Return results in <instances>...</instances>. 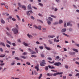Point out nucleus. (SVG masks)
Wrapping results in <instances>:
<instances>
[{
  "mask_svg": "<svg viewBox=\"0 0 79 79\" xmlns=\"http://www.w3.org/2000/svg\"><path fill=\"white\" fill-rule=\"evenodd\" d=\"M12 31L14 32L15 34H16L18 32V30L16 28L13 29Z\"/></svg>",
  "mask_w": 79,
  "mask_h": 79,
  "instance_id": "nucleus-1",
  "label": "nucleus"
},
{
  "mask_svg": "<svg viewBox=\"0 0 79 79\" xmlns=\"http://www.w3.org/2000/svg\"><path fill=\"white\" fill-rule=\"evenodd\" d=\"M34 27H35V28H36V29H39L40 30V31H41V27H42L41 26H39L38 27H37V26H36V25H34Z\"/></svg>",
  "mask_w": 79,
  "mask_h": 79,
  "instance_id": "nucleus-2",
  "label": "nucleus"
},
{
  "mask_svg": "<svg viewBox=\"0 0 79 79\" xmlns=\"http://www.w3.org/2000/svg\"><path fill=\"white\" fill-rule=\"evenodd\" d=\"M63 72H60V73L58 72L57 73H54L52 74V75L53 76H56V75H58V74L60 75V74H63Z\"/></svg>",
  "mask_w": 79,
  "mask_h": 79,
  "instance_id": "nucleus-3",
  "label": "nucleus"
},
{
  "mask_svg": "<svg viewBox=\"0 0 79 79\" xmlns=\"http://www.w3.org/2000/svg\"><path fill=\"white\" fill-rule=\"evenodd\" d=\"M54 65L55 66H60V65H61V63L60 62H56L54 64Z\"/></svg>",
  "mask_w": 79,
  "mask_h": 79,
  "instance_id": "nucleus-4",
  "label": "nucleus"
},
{
  "mask_svg": "<svg viewBox=\"0 0 79 79\" xmlns=\"http://www.w3.org/2000/svg\"><path fill=\"white\" fill-rule=\"evenodd\" d=\"M40 64L41 66H45L46 63L45 62H41Z\"/></svg>",
  "mask_w": 79,
  "mask_h": 79,
  "instance_id": "nucleus-5",
  "label": "nucleus"
},
{
  "mask_svg": "<svg viewBox=\"0 0 79 79\" xmlns=\"http://www.w3.org/2000/svg\"><path fill=\"white\" fill-rule=\"evenodd\" d=\"M39 64H37V66H36L35 67V69H36L37 71H38L39 70Z\"/></svg>",
  "mask_w": 79,
  "mask_h": 79,
  "instance_id": "nucleus-6",
  "label": "nucleus"
},
{
  "mask_svg": "<svg viewBox=\"0 0 79 79\" xmlns=\"http://www.w3.org/2000/svg\"><path fill=\"white\" fill-rule=\"evenodd\" d=\"M0 45H2L3 47H5V44L2 42L0 43Z\"/></svg>",
  "mask_w": 79,
  "mask_h": 79,
  "instance_id": "nucleus-7",
  "label": "nucleus"
},
{
  "mask_svg": "<svg viewBox=\"0 0 79 79\" xmlns=\"http://www.w3.org/2000/svg\"><path fill=\"white\" fill-rule=\"evenodd\" d=\"M27 7L29 10H31V9H32L31 4H29V5Z\"/></svg>",
  "mask_w": 79,
  "mask_h": 79,
  "instance_id": "nucleus-8",
  "label": "nucleus"
},
{
  "mask_svg": "<svg viewBox=\"0 0 79 79\" xmlns=\"http://www.w3.org/2000/svg\"><path fill=\"white\" fill-rule=\"evenodd\" d=\"M22 8H23L24 10H26V7L25 6L23 5L22 6Z\"/></svg>",
  "mask_w": 79,
  "mask_h": 79,
  "instance_id": "nucleus-9",
  "label": "nucleus"
},
{
  "mask_svg": "<svg viewBox=\"0 0 79 79\" xmlns=\"http://www.w3.org/2000/svg\"><path fill=\"white\" fill-rule=\"evenodd\" d=\"M20 57L22 58H23V59H25V60L27 59V57L25 56H20Z\"/></svg>",
  "mask_w": 79,
  "mask_h": 79,
  "instance_id": "nucleus-10",
  "label": "nucleus"
},
{
  "mask_svg": "<svg viewBox=\"0 0 79 79\" xmlns=\"http://www.w3.org/2000/svg\"><path fill=\"white\" fill-rule=\"evenodd\" d=\"M47 75L48 76H53V74L52 73H48L47 74Z\"/></svg>",
  "mask_w": 79,
  "mask_h": 79,
  "instance_id": "nucleus-11",
  "label": "nucleus"
},
{
  "mask_svg": "<svg viewBox=\"0 0 79 79\" xmlns=\"http://www.w3.org/2000/svg\"><path fill=\"white\" fill-rule=\"evenodd\" d=\"M1 22L2 23V24H5V22L2 19H1Z\"/></svg>",
  "mask_w": 79,
  "mask_h": 79,
  "instance_id": "nucleus-12",
  "label": "nucleus"
},
{
  "mask_svg": "<svg viewBox=\"0 0 79 79\" xmlns=\"http://www.w3.org/2000/svg\"><path fill=\"white\" fill-rule=\"evenodd\" d=\"M48 19L50 21H52L53 20V19L50 17H49L48 18Z\"/></svg>",
  "mask_w": 79,
  "mask_h": 79,
  "instance_id": "nucleus-13",
  "label": "nucleus"
},
{
  "mask_svg": "<svg viewBox=\"0 0 79 79\" xmlns=\"http://www.w3.org/2000/svg\"><path fill=\"white\" fill-rule=\"evenodd\" d=\"M67 25L68 26H72V24H71L69 22L68 23H67Z\"/></svg>",
  "mask_w": 79,
  "mask_h": 79,
  "instance_id": "nucleus-14",
  "label": "nucleus"
},
{
  "mask_svg": "<svg viewBox=\"0 0 79 79\" xmlns=\"http://www.w3.org/2000/svg\"><path fill=\"white\" fill-rule=\"evenodd\" d=\"M42 74H40V76H39V77H38V79H40L41 77H42Z\"/></svg>",
  "mask_w": 79,
  "mask_h": 79,
  "instance_id": "nucleus-15",
  "label": "nucleus"
},
{
  "mask_svg": "<svg viewBox=\"0 0 79 79\" xmlns=\"http://www.w3.org/2000/svg\"><path fill=\"white\" fill-rule=\"evenodd\" d=\"M46 49L48 50H51V49H50V48L48 47H46Z\"/></svg>",
  "mask_w": 79,
  "mask_h": 79,
  "instance_id": "nucleus-16",
  "label": "nucleus"
},
{
  "mask_svg": "<svg viewBox=\"0 0 79 79\" xmlns=\"http://www.w3.org/2000/svg\"><path fill=\"white\" fill-rule=\"evenodd\" d=\"M27 35L30 39L32 37V35H30L29 34Z\"/></svg>",
  "mask_w": 79,
  "mask_h": 79,
  "instance_id": "nucleus-17",
  "label": "nucleus"
},
{
  "mask_svg": "<svg viewBox=\"0 0 79 79\" xmlns=\"http://www.w3.org/2000/svg\"><path fill=\"white\" fill-rule=\"evenodd\" d=\"M6 42H7V43L9 44L10 45H11L12 44L11 43L10 41L7 40L6 41Z\"/></svg>",
  "mask_w": 79,
  "mask_h": 79,
  "instance_id": "nucleus-18",
  "label": "nucleus"
},
{
  "mask_svg": "<svg viewBox=\"0 0 79 79\" xmlns=\"http://www.w3.org/2000/svg\"><path fill=\"white\" fill-rule=\"evenodd\" d=\"M50 16L52 17V18H56V17L55 16L53 15H50Z\"/></svg>",
  "mask_w": 79,
  "mask_h": 79,
  "instance_id": "nucleus-19",
  "label": "nucleus"
},
{
  "mask_svg": "<svg viewBox=\"0 0 79 79\" xmlns=\"http://www.w3.org/2000/svg\"><path fill=\"white\" fill-rule=\"evenodd\" d=\"M66 31V29H63L61 31L62 32H65V31Z\"/></svg>",
  "mask_w": 79,
  "mask_h": 79,
  "instance_id": "nucleus-20",
  "label": "nucleus"
},
{
  "mask_svg": "<svg viewBox=\"0 0 79 79\" xmlns=\"http://www.w3.org/2000/svg\"><path fill=\"white\" fill-rule=\"evenodd\" d=\"M73 50L74 52H78V51L77 50V49H73Z\"/></svg>",
  "mask_w": 79,
  "mask_h": 79,
  "instance_id": "nucleus-21",
  "label": "nucleus"
},
{
  "mask_svg": "<svg viewBox=\"0 0 79 79\" xmlns=\"http://www.w3.org/2000/svg\"><path fill=\"white\" fill-rule=\"evenodd\" d=\"M18 5L19 7H21V6H22V5H21V3H18Z\"/></svg>",
  "mask_w": 79,
  "mask_h": 79,
  "instance_id": "nucleus-22",
  "label": "nucleus"
},
{
  "mask_svg": "<svg viewBox=\"0 0 79 79\" xmlns=\"http://www.w3.org/2000/svg\"><path fill=\"white\" fill-rule=\"evenodd\" d=\"M63 35H65V36H66L67 37H69V35H67V34H65L64 33H63Z\"/></svg>",
  "mask_w": 79,
  "mask_h": 79,
  "instance_id": "nucleus-23",
  "label": "nucleus"
},
{
  "mask_svg": "<svg viewBox=\"0 0 79 79\" xmlns=\"http://www.w3.org/2000/svg\"><path fill=\"white\" fill-rule=\"evenodd\" d=\"M39 48H40L41 50H43L44 49V47L43 46H40Z\"/></svg>",
  "mask_w": 79,
  "mask_h": 79,
  "instance_id": "nucleus-24",
  "label": "nucleus"
},
{
  "mask_svg": "<svg viewBox=\"0 0 79 79\" xmlns=\"http://www.w3.org/2000/svg\"><path fill=\"white\" fill-rule=\"evenodd\" d=\"M12 56H13V55H15V51H13L12 52Z\"/></svg>",
  "mask_w": 79,
  "mask_h": 79,
  "instance_id": "nucleus-25",
  "label": "nucleus"
},
{
  "mask_svg": "<svg viewBox=\"0 0 79 79\" xmlns=\"http://www.w3.org/2000/svg\"><path fill=\"white\" fill-rule=\"evenodd\" d=\"M63 22V20H59V24H61V23H62Z\"/></svg>",
  "mask_w": 79,
  "mask_h": 79,
  "instance_id": "nucleus-26",
  "label": "nucleus"
},
{
  "mask_svg": "<svg viewBox=\"0 0 79 79\" xmlns=\"http://www.w3.org/2000/svg\"><path fill=\"white\" fill-rule=\"evenodd\" d=\"M48 42H49V43L50 44H52L53 43L52 42V41L50 40H48Z\"/></svg>",
  "mask_w": 79,
  "mask_h": 79,
  "instance_id": "nucleus-27",
  "label": "nucleus"
},
{
  "mask_svg": "<svg viewBox=\"0 0 79 79\" xmlns=\"http://www.w3.org/2000/svg\"><path fill=\"white\" fill-rule=\"evenodd\" d=\"M27 16H30V14L29 13V11L27 12Z\"/></svg>",
  "mask_w": 79,
  "mask_h": 79,
  "instance_id": "nucleus-28",
  "label": "nucleus"
},
{
  "mask_svg": "<svg viewBox=\"0 0 79 79\" xmlns=\"http://www.w3.org/2000/svg\"><path fill=\"white\" fill-rule=\"evenodd\" d=\"M64 66H65V68H66V69H68V68H69L68 66L66 65H65Z\"/></svg>",
  "mask_w": 79,
  "mask_h": 79,
  "instance_id": "nucleus-29",
  "label": "nucleus"
},
{
  "mask_svg": "<svg viewBox=\"0 0 79 79\" xmlns=\"http://www.w3.org/2000/svg\"><path fill=\"white\" fill-rule=\"evenodd\" d=\"M15 59L16 60H21V59H19L18 57H15Z\"/></svg>",
  "mask_w": 79,
  "mask_h": 79,
  "instance_id": "nucleus-30",
  "label": "nucleus"
},
{
  "mask_svg": "<svg viewBox=\"0 0 79 79\" xmlns=\"http://www.w3.org/2000/svg\"><path fill=\"white\" fill-rule=\"evenodd\" d=\"M48 23V25H50V24H51V22L50 21H48L47 22Z\"/></svg>",
  "mask_w": 79,
  "mask_h": 79,
  "instance_id": "nucleus-31",
  "label": "nucleus"
},
{
  "mask_svg": "<svg viewBox=\"0 0 79 79\" xmlns=\"http://www.w3.org/2000/svg\"><path fill=\"white\" fill-rule=\"evenodd\" d=\"M22 55H24V56L26 55H27V52H23V53Z\"/></svg>",
  "mask_w": 79,
  "mask_h": 79,
  "instance_id": "nucleus-32",
  "label": "nucleus"
},
{
  "mask_svg": "<svg viewBox=\"0 0 79 79\" xmlns=\"http://www.w3.org/2000/svg\"><path fill=\"white\" fill-rule=\"evenodd\" d=\"M35 50L36 52V53H38V49H37V48H35Z\"/></svg>",
  "mask_w": 79,
  "mask_h": 79,
  "instance_id": "nucleus-33",
  "label": "nucleus"
},
{
  "mask_svg": "<svg viewBox=\"0 0 79 79\" xmlns=\"http://www.w3.org/2000/svg\"><path fill=\"white\" fill-rule=\"evenodd\" d=\"M5 6L6 8V9H8V6H7V5H5Z\"/></svg>",
  "mask_w": 79,
  "mask_h": 79,
  "instance_id": "nucleus-34",
  "label": "nucleus"
},
{
  "mask_svg": "<svg viewBox=\"0 0 79 79\" xmlns=\"http://www.w3.org/2000/svg\"><path fill=\"white\" fill-rule=\"evenodd\" d=\"M48 69V66H46L45 68L46 71H47Z\"/></svg>",
  "mask_w": 79,
  "mask_h": 79,
  "instance_id": "nucleus-35",
  "label": "nucleus"
},
{
  "mask_svg": "<svg viewBox=\"0 0 79 79\" xmlns=\"http://www.w3.org/2000/svg\"><path fill=\"white\" fill-rule=\"evenodd\" d=\"M16 17H17V18L18 19V20L19 21L20 20V18H19V16L17 15Z\"/></svg>",
  "mask_w": 79,
  "mask_h": 79,
  "instance_id": "nucleus-36",
  "label": "nucleus"
},
{
  "mask_svg": "<svg viewBox=\"0 0 79 79\" xmlns=\"http://www.w3.org/2000/svg\"><path fill=\"white\" fill-rule=\"evenodd\" d=\"M60 58V56H57L56 57V59H55L56 60V59H59Z\"/></svg>",
  "mask_w": 79,
  "mask_h": 79,
  "instance_id": "nucleus-37",
  "label": "nucleus"
},
{
  "mask_svg": "<svg viewBox=\"0 0 79 79\" xmlns=\"http://www.w3.org/2000/svg\"><path fill=\"white\" fill-rule=\"evenodd\" d=\"M31 57H35V58L36 57H37V56H34V55H32L31 56Z\"/></svg>",
  "mask_w": 79,
  "mask_h": 79,
  "instance_id": "nucleus-38",
  "label": "nucleus"
},
{
  "mask_svg": "<svg viewBox=\"0 0 79 79\" xmlns=\"http://www.w3.org/2000/svg\"><path fill=\"white\" fill-rule=\"evenodd\" d=\"M35 53H36V52H31V54H35Z\"/></svg>",
  "mask_w": 79,
  "mask_h": 79,
  "instance_id": "nucleus-39",
  "label": "nucleus"
},
{
  "mask_svg": "<svg viewBox=\"0 0 79 79\" xmlns=\"http://www.w3.org/2000/svg\"><path fill=\"white\" fill-rule=\"evenodd\" d=\"M6 46L7 47H8V48H10V46L8 44H6Z\"/></svg>",
  "mask_w": 79,
  "mask_h": 79,
  "instance_id": "nucleus-40",
  "label": "nucleus"
},
{
  "mask_svg": "<svg viewBox=\"0 0 79 79\" xmlns=\"http://www.w3.org/2000/svg\"><path fill=\"white\" fill-rule=\"evenodd\" d=\"M41 55V57H42V58H44V54H42Z\"/></svg>",
  "mask_w": 79,
  "mask_h": 79,
  "instance_id": "nucleus-41",
  "label": "nucleus"
},
{
  "mask_svg": "<svg viewBox=\"0 0 79 79\" xmlns=\"http://www.w3.org/2000/svg\"><path fill=\"white\" fill-rule=\"evenodd\" d=\"M4 65H5L4 63H3V64L2 63L0 64V66H3Z\"/></svg>",
  "mask_w": 79,
  "mask_h": 79,
  "instance_id": "nucleus-42",
  "label": "nucleus"
},
{
  "mask_svg": "<svg viewBox=\"0 0 79 79\" xmlns=\"http://www.w3.org/2000/svg\"><path fill=\"white\" fill-rule=\"evenodd\" d=\"M58 24V22H55L53 23L54 25H56V24Z\"/></svg>",
  "mask_w": 79,
  "mask_h": 79,
  "instance_id": "nucleus-43",
  "label": "nucleus"
},
{
  "mask_svg": "<svg viewBox=\"0 0 79 79\" xmlns=\"http://www.w3.org/2000/svg\"><path fill=\"white\" fill-rule=\"evenodd\" d=\"M4 56H5V55H4L3 56H2V55L0 56V57H1V58H4Z\"/></svg>",
  "mask_w": 79,
  "mask_h": 79,
  "instance_id": "nucleus-44",
  "label": "nucleus"
},
{
  "mask_svg": "<svg viewBox=\"0 0 79 79\" xmlns=\"http://www.w3.org/2000/svg\"><path fill=\"white\" fill-rule=\"evenodd\" d=\"M39 5H40V6H43V4L41 3H40Z\"/></svg>",
  "mask_w": 79,
  "mask_h": 79,
  "instance_id": "nucleus-45",
  "label": "nucleus"
},
{
  "mask_svg": "<svg viewBox=\"0 0 79 79\" xmlns=\"http://www.w3.org/2000/svg\"><path fill=\"white\" fill-rule=\"evenodd\" d=\"M48 59L49 60H52V59L51 57H48Z\"/></svg>",
  "mask_w": 79,
  "mask_h": 79,
  "instance_id": "nucleus-46",
  "label": "nucleus"
},
{
  "mask_svg": "<svg viewBox=\"0 0 79 79\" xmlns=\"http://www.w3.org/2000/svg\"><path fill=\"white\" fill-rule=\"evenodd\" d=\"M27 64H28V65H31V64L29 62H27L26 63Z\"/></svg>",
  "mask_w": 79,
  "mask_h": 79,
  "instance_id": "nucleus-47",
  "label": "nucleus"
},
{
  "mask_svg": "<svg viewBox=\"0 0 79 79\" xmlns=\"http://www.w3.org/2000/svg\"><path fill=\"white\" fill-rule=\"evenodd\" d=\"M12 21H16V19H15L14 18H13L12 19Z\"/></svg>",
  "mask_w": 79,
  "mask_h": 79,
  "instance_id": "nucleus-48",
  "label": "nucleus"
},
{
  "mask_svg": "<svg viewBox=\"0 0 79 79\" xmlns=\"http://www.w3.org/2000/svg\"><path fill=\"white\" fill-rule=\"evenodd\" d=\"M63 49H64V52H66V51H67V49H66V48H64Z\"/></svg>",
  "mask_w": 79,
  "mask_h": 79,
  "instance_id": "nucleus-49",
  "label": "nucleus"
},
{
  "mask_svg": "<svg viewBox=\"0 0 79 79\" xmlns=\"http://www.w3.org/2000/svg\"><path fill=\"white\" fill-rule=\"evenodd\" d=\"M79 76V73H77L76 75H75V76H76V77H77V76Z\"/></svg>",
  "mask_w": 79,
  "mask_h": 79,
  "instance_id": "nucleus-50",
  "label": "nucleus"
},
{
  "mask_svg": "<svg viewBox=\"0 0 79 79\" xmlns=\"http://www.w3.org/2000/svg\"><path fill=\"white\" fill-rule=\"evenodd\" d=\"M31 18L32 19L34 20L35 19V18L32 16L31 17Z\"/></svg>",
  "mask_w": 79,
  "mask_h": 79,
  "instance_id": "nucleus-51",
  "label": "nucleus"
},
{
  "mask_svg": "<svg viewBox=\"0 0 79 79\" xmlns=\"http://www.w3.org/2000/svg\"><path fill=\"white\" fill-rule=\"evenodd\" d=\"M57 48H61V46H60L59 45H57Z\"/></svg>",
  "mask_w": 79,
  "mask_h": 79,
  "instance_id": "nucleus-52",
  "label": "nucleus"
},
{
  "mask_svg": "<svg viewBox=\"0 0 79 79\" xmlns=\"http://www.w3.org/2000/svg\"><path fill=\"white\" fill-rule=\"evenodd\" d=\"M12 45H13V46L15 47V46H16V44H15V43H12Z\"/></svg>",
  "mask_w": 79,
  "mask_h": 79,
  "instance_id": "nucleus-53",
  "label": "nucleus"
},
{
  "mask_svg": "<svg viewBox=\"0 0 79 79\" xmlns=\"http://www.w3.org/2000/svg\"><path fill=\"white\" fill-rule=\"evenodd\" d=\"M24 45L25 46H28V44H27V43H24Z\"/></svg>",
  "mask_w": 79,
  "mask_h": 79,
  "instance_id": "nucleus-54",
  "label": "nucleus"
},
{
  "mask_svg": "<svg viewBox=\"0 0 79 79\" xmlns=\"http://www.w3.org/2000/svg\"><path fill=\"white\" fill-rule=\"evenodd\" d=\"M75 63L76 64H78V65H79V62H77V61H76L75 62Z\"/></svg>",
  "mask_w": 79,
  "mask_h": 79,
  "instance_id": "nucleus-55",
  "label": "nucleus"
},
{
  "mask_svg": "<svg viewBox=\"0 0 79 79\" xmlns=\"http://www.w3.org/2000/svg\"><path fill=\"white\" fill-rule=\"evenodd\" d=\"M66 76H64L63 77V78L64 79H66Z\"/></svg>",
  "mask_w": 79,
  "mask_h": 79,
  "instance_id": "nucleus-56",
  "label": "nucleus"
},
{
  "mask_svg": "<svg viewBox=\"0 0 79 79\" xmlns=\"http://www.w3.org/2000/svg\"><path fill=\"white\" fill-rule=\"evenodd\" d=\"M15 64V62H12V63L11 64V65H14Z\"/></svg>",
  "mask_w": 79,
  "mask_h": 79,
  "instance_id": "nucleus-57",
  "label": "nucleus"
},
{
  "mask_svg": "<svg viewBox=\"0 0 79 79\" xmlns=\"http://www.w3.org/2000/svg\"><path fill=\"white\" fill-rule=\"evenodd\" d=\"M51 71H52L53 72H57V70L55 71L54 70H51Z\"/></svg>",
  "mask_w": 79,
  "mask_h": 79,
  "instance_id": "nucleus-58",
  "label": "nucleus"
},
{
  "mask_svg": "<svg viewBox=\"0 0 79 79\" xmlns=\"http://www.w3.org/2000/svg\"><path fill=\"white\" fill-rule=\"evenodd\" d=\"M28 50H29V52H32V50L30 49V48H28Z\"/></svg>",
  "mask_w": 79,
  "mask_h": 79,
  "instance_id": "nucleus-59",
  "label": "nucleus"
},
{
  "mask_svg": "<svg viewBox=\"0 0 79 79\" xmlns=\"http://www.w3.org/2000/svg\"><path fill=\"white\" fill-rule=\"evenodd\" d=\"M34 73H35V75H37V74H38L37 72H36V71H35Z\"/></svg>",
  "mask_w": 79,
  "mask_h": 79,
  "instance_id": "nucleus-60",
  "label": "nucleus"
},
{
  "mask_svg": "<svg viewBox=\"0 0 79 79\" xmlns=\"http://www.w3.org/2000/svg\"><path fill=\"white\" fill-rule=\"evenodd\" d=\"M0 51L1 52H3V50H2V48H0Z\"/></svg>",
  "mask_w": 79,
  "mask_h": 79,
  "instance_id": "nucleus-61",
  "label": "nucleus"
},
{
  "mask_svg": "<svg viewBox=\"0 0 79 79\" xmlns=\"http://www.w3.org/2000/svg\"><path fill=\"white\" fill-rule=\"evenodd\" d=\"M54 42H56V38H55L54 39Z\"/></svg>",
  "mask_w": 79,
  "mask_h": 79,
  "instance_id": "nucleus-62",
  "label": "nucleus"
},
{
  "mask_svg": "<svg viewBox=\"0 0 79 79\" xmlns=\"http://www.w3.org/2000/svg\"><path fill=\"white\" fill-rule=\"evenodd\" d=\"M55 67H54V66H52L51 67V69H55Z\"/></svg>",
  "mask_w": 79,
  "mask_h": 79,
  "instance_id": "nucleus-63",
  "label": "nucleus"
},
{
  "mask_svg": "<svg viewBox=\"0 0 79 79\" xmlns=\"http://www.w3.org/2000/svg\"><path fill=\"white\" fill-rule=\"evenodd\" d=\"M28 12H29V13H33L32 11V10H30V11H28Z\"/></svg>",
  "mask_w": 79,
  "mask_h": 79,
  "instance_id": "nucleus-64",
  "label": "nucleus"
}]
</instances>
